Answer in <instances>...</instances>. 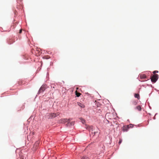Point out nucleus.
Listing matches in <instances>:
<instances>
[{
    "label": "nucleus",
    "instance_id": "obj_1",
    "mask_svg": "<svg viewBox=\"0 0 159 159\" xmlns=\"http://www.w3.org/2000/svg\"><path fill=\"white\" fill-rule=\"evenodd\" d=\"M59 114L60 113L59 112L51 113H48L46 115V117L48 119L53 118L59 116Z\"/></svg>",
    "mask_w": 159,
    "mask_h": 159
},
{
    "label": "nucleus",
    "instance_id": "obj_2",
    "mask_svg": "<svg viewBox=\"0 0 159 159\" xmlns=\"http://www.w3.org/2000/svg\"><path fill=\"white\" fill-rule=\"evenodd\" d=\"M87 129H88L90 132V134L94 136L96 132L93 131V126H89L87 127Z\"/></svg>",
    "mask_w": 159,
    "mask_h": 159
},
{
    "label": "nucleus",
    "instance_id": "obj_3",
    "mask_svg": "<svg viewBox=\"0 0 159 159\" xmlns=\"http://www.w3.org/2000/svg\"><path fill=\"white\" fill-rule=\"evenodd\" d=\"M158 78V75L157 74H154L151 78V80L152 82L155 83Z\"/></svg>",
    "mask_w": 159,
    "mask_h": 159
},
{
    "label": "nucleus",
    "instance_id": "obj_4",
    "mask_svg": "<svg viewBox=\"0 0 159 159\" xmlns=\"http://www.w3.org/2000/svg\"><path fill=\"white\" fill-rule=\"evenodd\" d=\"M72 120L71 119H62L60 120V122L62 123H67V124L68 123V122H69L70 120Z\"/></svg>",
    "mask_w": 159,
    "mask_h": 159
},
{
    "label": "nucleus",
    "instance_id": "obj_5",
    "mask_svg": "<svg viewBox=\"0 0 159 159\" xmlns=\"http://www.w3.org/2000/svg\"><path fill=\"white\" fill-rule=\"evenodd\" d=\"M45 89L46 87L45 85H43L40 88L39 90V92L40 93L43 92L45 90Z\"/></svg>",
    "mask_w": 159,
    "mask_h": 159
},
{
    "label": "nucleus",
    "instance_id": "obj_6",
    "mask_svg": "<svg viewBox=\"0 0 159 159\" xmlns=\"http://www.w3.org/2000/svg\"><path fill=\"white\" fill-rule=\"evenodd\" d=\"M129 129L128 125L124 126L122 128V130L124 132L127 131Z\"/></svg>",
    "mask_w": 159,
    "mask_h": 159
},
{
    "label": "nucleus",
    "instance_id": "obj_7",
    "mask_svg": "<svg viewBox=\"0 0 159 159\" xmlns=\"http://www.w3.org/2000/svg\"><path fill=\"white\" fill-rule=\"evenodd\" d=\"M70 120L69 122H68L66 124L67 126H70V125H74V122L72 121L70 122Z\"/></svg>",
    "mask_w": 159,
    "mask_h": 159
},
{
    "label": "nucleus",
    "instance_id": "obj_8",
    "mask_svg": "<svg viewBox=\"0 0 159 159\" xmlns=\"http://www.w3.org/2000/svg\"><path fill=\"white\" fill-rule=\"evenodd\" d=\"M78 104L81 108H84L85 107L84 105L83 104H82L80 102H78Z\"/></svg>",
    "mask_w": 159,
    "mask_h": 159
},
{
    "label": "nucleus",
    "instance_id": "obj_9",
    "mask_svg": "<svg viewBox=\"0 0 159 159\" xmlns=\"http://www.w3.org/2000/svg\"><path fill=\"white\" fill-rule=\"evenodd\" d=\"M134 97L139 99L140 98V96L138 93H135L134 95Z\"/></svg>",
    "mask_w": 159,
    "mask_h": 159
},
{
    "label": "nucleus",
    "instance_id": "obj_10",
    "mask_svg": "<svg viewBox=\"0 0 159 159\" xmlns=\"http://www.w3.org/2000/svg\"><path fill=\"white\" fill-rule=\"evenodd\" d=\"M135 108L138 110L139 111H141V107L140 106H137Z\"/></svg>",
    "mask_w": 159,
    "mask_h": 159
},
{
    "label": "nucleus",
    "instance_id": "obj_11",
    "mask_svg": "<svg viewBox=\"0 0 159 159\" xmlns=\"http://www.w3.org/2000/svg\"><path fill=\"white\" fill-rule=\"evenodd\" d=\"M75 95H76V96L77 97H79L81 94L80 93L78 92L77 91H76L75 92Z\"/></svg>",
    "mask_w": 159,
    "mask_h": 159
},
{
    "label": "nucleus",
    "instance_id": "obj_12",
    "mask_svg": "<svg viewBox=\"0 0 159 159\" xmlns=\"http://www.w3.org/2000/svg\"><path fill=\"white\" fill-rule=\"evenodd\" d=\"M147 77L145 75H140V78L141 79H144L146 78Z\"/></svg>",
    "mask_w": 159,
    "mask_h": 159
},
{
    "label": "nucleus",
    "instance_id": "obj_13",
    "mask_svg": "<svg viewBox=\"0 0 159 159\" xmlns=\"http://www.w3.org/2000/svg\"><path fill=\"white\" fill-rule=\"evenodd\" d=\"M132 104L133 105H136L137 104V102L136 101H133L132 102Z\"/></svg>",
    "mask_w": 159,
    "mask_h": 159
},
{
    "label": "nucleus",
    "instance_id": "obj_14",
    "mask_svg": "<svg viewBox=\"0 0 159 159\" xmlns=\"http://www.w3.org/2000/svg\"><path fill=\"white\" fill-rule=\"evenodd\" d=\"M127 125L129 129V128H132L134 126V125L132 124H130Z\"/></svg>",
    "mask_w": 159,
    "mask_h": 159
},
{
    "label": "nucleus",
    "instance_id": "obj_15",
    "mask_svg": "<svg viewBox=\"0 0 159 159\" xmlns=\"http://www.w3.org/2000/svg\"><path fill=\"white\" fill-rule=\"evenodd\" d=\"M80 120H81V122L83 124H84V123H85V120L84 119H83L82 118H80Z\"/></svg>",
    "mask_w": 159,
    "mask_h": 159
},
{
    "label": "nucleus",
    "instance_id": "obj_16",
    "mask_svg": "<svg viewBox=\"0 0 159 159\" xmlns=\"http://www.w3.org/2000/svg\"><path fill=\"white\" fill-rule=\"evenodd\" d=\"M81 159H89L88 157L85 156L82 157H81Z\"/></svg>",
    "mask_w": 159,
    "mask_h": 159
},
{
    "label": "nucleus",
    "instance_id": "obj_17",
    "mask_svg": "<svg viewBox=\"0 0 159 159\" xmlns=\"http://www.w3.org/2000/svg\"><path fill=\"white\" fill-rule=\"evenodd\" d=\"M158 72V71L157 70H155L154 71H153V73L155 74H156V73H157Z\"/></svg>",
    "mask_w": 159,
    "mask_h": 159
},
{
    "label": "nucleus",
    "instance_id": "obj_18",
    "mask_svg": "<svg viewBox=\"0 0 159 159\" xmlns=\"http://www.w3.org/2000/svg\"><path fill=\"white\" fill-rule=\"evenodd\" d=\"M122 140L121 139L119 141V144H120L122 142Z\"/></svg>",
    "mask_w": 159,
    "mask_h": 159
},
{
    "label": "nucleus",
    "instance_id": "obj_19",
    "mask_svg": "<svg viewBox=\"0 0 159 159\" xmlns=\"http://www.w3.org/2000/svg\"><path fill=\"white\" fill-rule=\"evenodd\" d=\"M22 29H20L19 30V34H21L22 33Z\"/></svg>",
    "mask_w": 159,
    "mask_h": 159
},
{
    "label": "nucleus",
    "instance_id": "obj_20",
    "mask_svg": "<svg viewBox=\"0 0 159 159\" xmlns=\"http://www.w3.org/2000/svg\"><path fill=\"white\" fill-rule=\"evenodd\" d=\"M39 142H37L36 143H35V145L37 146L39 144Z\"/></svg>",
    "mask_w": 159,
    "mask_h": 159
}]
</instances>
